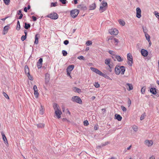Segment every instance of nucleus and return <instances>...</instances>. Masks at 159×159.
Wrapping results in <instances>:
<instances>
[{"mask_svg":"<svg viewBox=\"0 0 159 159\" xmlns=\"http://www.w3.org/2000/svg\"><path fill=\"white\" fill-rule=\"evenodd\" d=\"M20 22L19 20H17V26L16 27V29L17 30H19L20 29Z\"/></svg>","mask_w":159,"mask_h":159,"instance_id":"nucleus-27","label":"nucleus"},{"mask_svg":"<svg viewBox=\"0 0 159 159\" xmlns=\"http://www.w3.org/2000/svg\"><path fill=\"white\" fill-rule=\"evenodd\" d=\"M120 66L116 65L115 69V74L117 75H119L120 73Z\"/></svg>","mask_w":159,"mask_h":159,"instance_id":"nucleus-8","label":"nucleus"},{"mask_svg":"<svg viewBox=\"0 0 159 159\" xmlns=\"http://www.w3.org/2000/svg\"><path fill=\"white\" fill-rule=\"evenodd\" d=\"M155 15L156 17L159 19V13L157 12V13H155Z\"/></svg>","mask_w":159,"mask_h":159,"instance_id":"nucleus-63","label":"nucleus"},{"mask_svg":"<svg viewBox=\"0 0 159 159\" xmlns=\"http://www.w3.org/2000/svg\"><path fill=\"white\" fill-rule=\"evenodd\" d=\"M102 4L103 7H105L107 5V3L106 2H104V1L102 2Z\"/></svg>","mask_w":159,"mask_h":159,"instance_id":"nucleus-58","label":"nucleus"},{"mask_svg":"<svg viewBox=\"0 0 159 159\" xmlns=\"http://www.w3.org/2000/svg\"><path fill=\"white\" fill-rule=\"evenodd\" d=\"M126 85L128 86L129 88L128 89L129 90H131L133 89V87L132 84L127 83L126 84Z\"/></svg>","mask_w":159,"mask_h":159,"instance_id":"nucleus-25","label":"nucleus"},{"mask_svg":"<svg viewBox=\"0 0 159 159\" xmlns=\"http://www.w3.org/2000/svg\"><path fill=\"white\" fill-rule=\"evenodd\" d=\"M58 107L59 106H58V105L56 103H54V104H53V107L54 110H55V111H56V110H59V109L58 108Z\"/></svg>","mask_w":159,"mask_h":159,"instance_id":"nucleus-26","label":"nucleus"},{"mask_svg":"<svg viewBox=\"0 0 159 159\" xmlns=\"http://www.w3.org/2000/svg\"><path fill=\"white\" fill-rule=\"evenodd\" d=\"M109 33L113 35H117L118 33V31L116 29L110 30L109 31Z\"/></svg>","mask_w":159,"mask_h":159,"instance_id":"nucleus-5","label":"nucleus"},{"mask_svg":"<svg viewBox=\"0 0 159 159\" xmlns=\"http://www.w3.org/2000/svg\"><path fill=\"white\" fill-rule=\"evenodd\" d=\"M103 6H100V7L99 10L101 11V12H103L104 11L105 9H103Z\"/></svg>","mask_w":159,"mask_h":159,"instance_id":"nucleus-45","label":"nucleus"},{"mask_svg":"<svg viewBox=\"0 0 159 159\" xmlns=\"http://www.w3.org/2000/svg\"><path fill=\"white\" fill-rule=\"evenodd\" d=\"M142 28L143 30V31L144 33L145 34L147 33L148 32V30L147 28L146 27H144L143 26H142Z\"/></svg>","mask_w":159,"mask_h":159,"instance_id":"nucleus-36","label":"nucleus"},{"mask_svg":"<svg viewBox=\"0 0 159 159\" xmlns=\"http://www.w3.org/2000/svg\"><path fill=\"white\" fill-rule=\"evenodd\" d=\"M112 41L113 42H114L115 43H116L115 44L116 45H117L119 42L118 39L115 38H114L113 39V41Z\"/></svg>","mask_w":159,"mask_h":159,"instance_id":"nucleus-34","label":"nucleus"},{"mask_svg":"<svg viewBox=\"0 0 159 159\" xmlns=\"http://www.w3.org/2000/svg\"><path fill=\"white\" fill-rule=\"evenodd\" d=\"M97 74H98L99 75H101V76H102V75L103 74V73L102 72L98 70L97 71Z\"/></svg>","mask_w":159,"mask_h":159,"instance_id":"nucleus-44","label":"nucleus"},{"mask_svg":"<svg viewBox=\"0 0 159 159\" xmlns=\"http://www.w3.org/2000/svg\"><path fill=\"white\" fill-rule=\"evenodd\" d=\"M59 1L61 2L63 4H65L67 1L66 0H59Z\"/></svg>","mask_w":159,"mask_h":159,"instance_id":"nucleus-54","label":"nucleus"},{"mask_svg":"<svg viewBox=\"0 0 159 159\" xmlns=\"http://www.w3.org/2000/svg\"><path fill=\"white\" fill-rule=\"evenodd\" d=\"M115 58L118 61L120 62L123 61V59H122L121 57L119 55H117L115 56Z\"/></svg>","mask_w":159,"mask_h":159,"instance_id":"nucleus-23","label":"nucleus"},{"mask_svg":"<svg viewBox=\"0 0 159 159\" xmlns=\"http://www.w3.org/2000/svg\"><path fill=\"white\" fill-rule=\"evenodd\" d=\"M33 89H34V91H36V90H38L37 87L36 85H35L34 86Z\"/></svg>","mask_w":159,"mask_h":159,"instance_id":"nucleus-61","label":"nucleus"},{"mask_svg":"<svg viewBox=\"0 0 159 159\" xmlns=\"http://www.w3.org/2000/svg\"><path fill=\"white\" fill-rule=\"evenodd\" d=\"M39 34H37L35 37V41L34 42V43L35 44H38V39L39 38Z\"/></svg>","mask_w":159,"mask_h":159,"instance_id":"nucleus-16","label":"nucleus"},{"mask_svg":"<svg viewBox=\"0 0 159 159\" xmlns=\"http://www.w3.org/2000/svg\"><path fill=\"white\" fill-rule=\"evenodd\" d=\"M50 80V75L48 73L45 74V82L46 84H47L49 82Z\"/></svg>","mask_w":159,"mask_h":159,"instance_id":"nucleus-12","label":"nucleus"},{"mask_svg":"<svg viewBox=\"0 0 159 159\" xmlns=\"http://www.w3.org/2000/svg\"><path fill=\"white\" fill-rule=\"evenodd\" d=\"M102 76L110 80L111 79L110 78L109 76H107L106 74H103Z\"/></svg>","mask_w":159,"mask_h":159,"instance_id":"nucleus-46","label":"nucleus"},{"mask_svg":"<svg viewBox=\"0 0 159 159\" xmlns=\"http://www.w3.org/2000/svg\"><path fill=\"white\" fill-rule=\"evenodd\" d=\"M30 23H27L26 22L25 23L24 28L26 29H28L30 27Z\"/></svg>","mask_w":159,"mask_h":159,"instance_id":"nucleus-24","label":"nucleus"},{"mask_svg":"<svg viewBox=\"0 0 159 159\" xmlns=\"http://www.w3.org/2000/svg\"><path fill=\"white\" fill-rule=\"evenodd\" d=\"M71 100L74 102H76L80 104H82V101L81 98L78 96H74L71 98Z\"/></svg>","mask_w":159,"mask_h":159,"instance_id":"nucleus-1","label":"nucleus"},{"mask_svg":"<svg viewBox=\"0 0 159 159\" xmlns=\"http://www.w3.org/2000/svg\"><path fill=\"white\" fill-rule=\"evenodd\" d=\"M44 108L43 106L41 104L40 107L39 109V113L41 115H43L44 113Z\"/></svg>","mask_w":159,"mask_h":159,"instance_id":"nucleus-17","label":"nucleus"},{"mask_svg":"<svg viewBox=\"0 0 159 159\" xmlns=\"http://www.w3.org/2000/svg\"><path fill=\"white\" fill-rule=\"evenodd\" d=\"M108 52L109 54H110L111 55H115L114 54V52L113 51H112V50H109V51H108Z\"/></svg>","mask_w":159,"mask_h":159,"instance_id":"nucleus-57","label":"nucleus"},{"mask_svg":"<svg viewBox=\"0 0 159 159\" xmlns=\"http://www.w3.org/2000/svg\"><path fill=\"white\" fill-rule=\"evenodd\" d=\"M92 43V41L90 40H88L86 42V44L87 46H89L91 45Z\"/></svg>","mask_w":159,"mask_h":159,"instance_id":"nucleus-42","label":"nucleus"},{"mask_svg":"<svg viewBox=\"0 0 159 159\" xmlns=\"http://www.w3.org/2000/svg\"><path fill=\"white\" fill-rule=\"evenodd\" d=\"M2 135V139L5 143H8L7 141L6 137L5 134L4 133L2 132L1 133Z\"/></svg>","mask_w":159,"mask_h":159,"instance_id":"nucleus-21","label":"nucleus"},{"mask_svg":"<svg viewBox=\"0 0 159 159\" xmlns=\"http://www.w3.org/2000/svg\"><path fill=\"white\" fill-rule=\"evenodd\" d=\"M145 117V115L144 114H142V115L141 116L140 118V120H143L144 118Z\"/></svg>","mask_w":159,"mask_h":159,"instance_id":"nucleus-55","label":"nucleus"},{"mask_svg":"<svg viewBox=\"0 0 159 159\" xmlns=\"http://www.w3.org/2000/svg\"><path fill=\"white\" fill-rule=\"evenodd\" d=\"M34 94L36 98H38L39 95V93L38 91V90L34 91Z\"/></svg>","mask_w":159,"mask_h":159,"instance_id":"nucleus-41","label":"nucleus"},{"mask_svg":"<svg viewBox=\"0 0 159 159\" xmlns=\"http://www.w3.org/2000/svg\"><path fill=\"white\" fill-rule=\"evenodd\" d=\"M81 9L84 10H86L87 9V8L86 6H84L82 5Z\"/></svg>","mask_w":159,"mask_h":159,"instance_id":"nucleus-59","label":"nucleus"},{"mask_svg":"<svg viewBox=\"0 0 159 159\" xmlns=\"http://www.w3.org/2000/svg\"><path fill=\"white\" fill-rule=\"evenodd\" d=\"M89 122L88 120H85L84 121V125L85 126H87L89 125Z\"/></svg>","mask_w":159,"mask_h":159,"instance_id":"nucleus-49","label":"nucleus"},{"mask_svg":"<svg viewBox=\"0 0 159 159\" xmlns=\"http://www.w3.org/2000/svg\"><path fill=\"white\" fill-rule=\"evenodd\" d=\"M110 62V60L109 59H106L105 60V64L106 65H108L109 64Z\"/></svg>","mask_w":159,"mask_h":159,"instance_id":"nucleus-35","label":"nucleus"},{"mask_svg":"<svg viewBox=\"0 0 159 159\" xmlns=\"http://www.w3.org/2000/svg\"><path fill=\"white\" fill-rule=\"evenodd\" d=\"M133 130L135 131V132H136L138 130V127L137 126H134L133 127V128H132Z\"/></svg>","mask_w":159,"mask_h":159,"instance_id":"nucleus-48","label":"nucleus"},{"mask_svg":"<svg viewBox=\"0 0 159 159\" xmlns=\"http://www.w3.org/2000/svg\"><path fill=\"white\" fill-rule=\"evenodd\" d=\"M145 144L148 146H151L153 144V142L152 141H149V140H146L145 141Z\"/></svg>","mask_w":159,"mask_h":159,"instance_id":"nucleus-13","label":"nucleus"},{"mask_svg":"<svg viewBox=\"0 0 159 159\" xmlns=\"http://www.w3.org/2000/svg\"><path fill=\"white\" fill-rule=\"evenodd\" d=\"M26 37L27 36L25 35H22L21 37V40L22 41H24L26 39Z\"/></svg>","mask_w":159,"mask_h":159,"instance_id":"nucleus-53","label":"nucleus"},{"mask_svg":"<svg viewBox=\"0 0 159 159\" xmlns=\"http://www.w3.org/2000/svg\"><path fill=\"white\" fill-rule=\"evenodd\" d=\"M121 108L123 111H125L127 110L126 108L123 106H121Z\"/></svg>","mask_w":159,"mask_h":159,"instance_id":"nucleus-52","label":"nucleus"},{"mask_svg":"<svg viewBox=\"0 0 159 159\" xmlns=\"http://www.w3.org/2000/svg\"><path fill=\"white\" fill-rule=\"evenodd\" d=\"M77 58L80 60H85V58L82 56H80L78 57Z\"/></svg>","mask_w":159,"mask_h":159,"instance_id":"nucleus-47","label":"nucleus"},{"mask_svg":"<svg viewBox=\"0 0 159 159\" xmlns=\"http://www.w3.org/2000/svg\"><path fill=\"white\" fill-rule=\"evenodd\" d=\"M120 73L121 74V75L124 74L125 70V67L124 66H120Z\"/></svg>","mask_w":159,"mask_h":159,"instance_id":"nucleus-18","label":"nucleus"},{"mask_svg":"<svg viewBox=\"0 0 159 159\" xmlns=\"http://www.w3.org/2000/svg\"><path fill=\"white\" fill-rule=\"evenodd\" d=\"M141 53L142 55L144 57L147 56L148 55V51L144 49H142L141 50Z\"/></svg>","mask_w":159,"mask_h":159,"instance_id":"nucleus-7","label":"nucleus"},{"mask_svg":"<svg viewBox=\"0 0 159 159\" xmlns=\"http://www.w3.org/2000/svg\"><path fill=\"white\" fill-rule=\"evenodd\" d=\"M98 125H95L94 127V129L95 130H97L98 129Z\"/></svg>","mask_w":159,"mask_h":159,"instance_id":"nucleus-64","label":"nucleus"},{"mask_svg":"<svg viewBox=\"0 0 159 159\" xmlns=\"http://www.w3.org/2000/svg\"><path fill=\"white\" fill-rule=\"evenodd\" d=\"M145 35L147 40L148 41H149V40L150 41V37L149 35L147 33L145 34Z\"/></svg>","mask_w":159,"mask_h":159,"instance_id":"nucleus-32","label":"nucleus"},{"mask_svg":"<svg viewBox=\"0 0 159 159\" xmlns=\"http://www.w3.org/2000/svg\"><path fill=\"white\" fill-rule=\"evenodd\" d=\"M9 28V27L8 25L5 26L3 28V31L4 32L3 33V34H6Z\"/></svg>","mask_w":159,"mask_h":159,"instance_id":"nucleus-19","label":"nucleus"},{"mask_svg":"<svg viewBox=\"0 0 159 159\" xmlns=\"http://www.w3.org/2000/svg\"><path fill=\"white\" fill-rule=\"evenodd\" d=\"M96 7V5L95 3H93L92 5H90L89 6L90 9L89 10H94Z\"/></svg>","mask_w":159,"mask_h":159,"instance_id":"nucleus-22","label":"nucleus"},{"mask_svg":"<svg viewBox=\"0 0 159 159\" xmlns=\"http://www.w3.org/2000/svg\"><path fill=\"white\" fill-rule=\"evenodd\" d=\"M119 24L122 26H124L125 25V22L122 20H119Z\"/></svg>","mask_w":159,"mask_h":159,"instance_id":"nucleus-28","label":"nucleus"},{"mask_svg":"<svg viewBox=\"0 0 159 159\" xmlns=\"http://www.w3.org/2000/svg\"><path fill=\"white\" fill-rule=\"evenodd\" d=\"M131 103V101L130 99L129 98L128 101V104L129 105V106L130 105Z\"/></svg>","mask_w":159,"mask_h":159,"instance_id":"nucleus-62","label":"nucleus"},{"mask_svg":"<svg viewBox=\"0 0 159 159\" xmlns=\"http://www.w3.org/2000/svg\"><path fill=\"white\" fill-rule=\"evenodd\" d=\"M94 85L96 88H98L100 87V84L98 82H95Z\"/></svg>","mask_w":159,"mask_h":159,"instance_id":"nucleus-50","label":"nucleus"},{"mask_svg":"<svg viewBox=\"0 0 159 159\" xmlns=\"http://www.w3.org/2000/svg\"><path fill=\"white\" fill-rule=\"evenodd\" d=\"M108 143V142H105L104 143H102L100 145L98 146L97 147L98 148H100L104 146L107 145Z\"/></svg>","mask_w":159,"mask_h":159,"instance_id":"nucleus-29","label":"nucleus"},{"mask_svg":"<svg viewBox=\"0 0 159 159\" xmlns=\"http://www.w3.org/2000/svg\"><path fill=\"white\" fill-rule=\"evenodd\" d=\"M90 68L92 71L94 72H95V73L97 74L98 69L93 67H91Z\"/></svg>","mask_w":159,"mask_h":159,"instance_id":"nucleus-31","label":"nucleus"},{"mask_svg":"<svg viewBox=\"0 0 159 159\" xmlns=\"http://www.w3.org/2000/svg\"><path fill=\"white\" fill-rule=\"evenodd\" d=\"M43 59L40 58L37 62V67L38 69L41 68L42 65Z\"/></svg>","mask_w":159,"mask_h":159,"instance_id":"nucleus-10","label":"nucleus"},{"mask_svg":"<svg viewBox=\"0 0 159 159\" xmlns=\"http://www.w3.org/2000/svg\"><path fill=\"white\" fill-rule=\"evenodd\" d=\"M74 89H75V91L79 93L81 92V90L76 87H75Z\"/></svg>","mask_w":159,"mask_h":159,"instance_id":"nucleus-33","label":"nucleus"},{"mask_svg":"<svg viewBox=\"0 0 159 159\" xmlns=\"http://www.w3.org/2000/svg\"><path fill=\"white\" fill-rule=\"evenodd\" d=\"M136 16L138 18H140L141 16V10L140 8L137 7L136 8Z\"/></svg>","mask_w":159,"mask_h":159,"instance_id":"nucleus-6","label":"nucleus"},{"mask_svg":"<svg viewBox=\"0 0 159 159\" xmlns=\"http://www.w3.org/2000/svg\"><path fill=\"white\" fill-rule=\"evenodd\" d=\"M62 53L63 55L64 56H66L67 54V52L65 50H63L62 51Z\"/></svg>","mask_w":159,"mask_h":159,"instance_id":"nucleus-40","label":"nucleus"},{"mask_svg":"<svg viewBox=\"0 0 159 159\" xmlns=\"http://www.w3.org/2000/svg\"><path fill=\"white\" fill-rule=\"evenodd\" d=\"M46 17L52 19L56 20L58 18V15L57 13L54 12L47 15Z\"/></svg>","mask_w":159,"mask_h":159,"instance_id":"nucleus-2","label":"nucleus"},{"mask_svg":"<svg viewBox=\"0 0 159 159\" xmlns=\"http://www.w3.org/2000/svg\"><path fill=\"white\" fill-rule=\"evenodd\" d=\"M74 66L73 65H69L66 69V72H71L74 68Z\"/></svg>","mask_w":159,"mask_h":159,"instance_id":"nucleus-14","label":"nucleus"},{"mask_svg":"<svg viewBox=\"0 0 159 159\" xmlns=\"http://www.w3.org/2000/svg\"><path fill=\"white\" fill-rule=\"evenodd\" d=\"M45 125L42 123H39L37 125V126L38 128H41L43 127Z\"/></svg>","mask_w":159,"mask_h":159,"instance_id":"nucleus-30","label":"nucleus"},{"mask_svg":"<svg viewBox=\"0 0 159 159\" xmlns=\"http://www.w3.org/2000/svg\"><path fill=\"white\" fill-rule=\"evenodd\" d=\"M57 2H52V3H51V7H55L56 6H57Z\"/></svg>","mask_w":159,"mask_h":159,"instance_id":"nucleus-39","label":"nucleus"},{"mask_svg":"<svg viewBox=\"0 0 159 159\" xmlns=\"http://www.w3.org/2000/svg\"><path fill=\"white\" fill-rule=\"evenodd\" d=\"M27 75L29 80H33V77L32 76H31L30 74V75Z\"/></svg>","mask_w":159,"mask_h":159,"instance_id":"nucleus-51","label":"nucleus"},{"mask_svg":"<svg viewBox=\"0 0 159 159\" xmlns=\"http://www.w3.org/2000/svg\"><path fill=\"white\" fill-rule=\"evenodd\" d=\"M115 117L116 119H117L118 121L121 120L122 117L119 114H116L115 115Z\"/></svg>","mask_w":159,"mask_h":159,"instance_id":"nucleus-20","label":"nucleus"},{"mask_svg":"<svg viewBox=\"0 0 159 159\" xmlns=\"http://www.w3.org/2000/svg\"><path fill=\"white\" fill-rule=\"evenodd\" d=\"M146 87L145 86L142 87L141 89V92L142 94H144L145 92Z\"/></svg>","mask_w":159,"mask_h":159,"instance_id":"nucleus-38","label":"nucleus"},{"mask_svg":"<svg viewBox=\"0 0 159 159\" xmlns=\"http://www.w3.org/2000/svg\"><path fill=\"white\" fill-rule=\"evenodd\" d=\"M3 94L5 98H6L7 99H9V97L7 95V94L4 92H3Z\"/></svg>","mask_w":159,"mask_h":159,"instance_id":"nucleus-43","label":"nucleus"},{"mask_svg":"<svg viewBox=\"0 0 159 159\" xmlns=\"http://www.w3.org/2000/svg\"><path fill=\"white\" fill-rule=\"evenodd\" d=\"M25 74L27 75H30L29 69L28 66L27 65H25Z\"/></svg>","mask_w":159,"mask_h":159,"instance_id":"nucleus-15","label":"nucleus"},{"mask_svg":"<svg viewBox=\"0 0 159 159\" xmlns=\"http://www.w3.org/2000/svg\"><path fill=\"white\" fill-rule=\"evenodd\" d=\"M79 12V11L78 9H75L72 10L70 11V15L73 18H75L77 16Z\"/></svg>","mask_w":159,"mask_h":159,"instance_id":"nucleus-4","label":"nucleus"},{"mask_svg":"<svg viewBox=\"0 0 159 159\" xmlns=\"http://www.w3.org/2000/svg\"><path fill=\"white\" fill-rule=\"evenodd\" d=\"M157 89L156 88L154 87H152L150 89V92L152 94L155 95L157 93Z\"/></svg>","mask_w":159,"mask_h":159,"instance_id":"nucleus-11","label":"nucleus"},{"mask_svg":"<svg viewBox=\"0 0 159 159\" xmlns=\"http://www.w3.org/2000/svg\"><path fill=\"white\" fill-rule=\"evenodd\" d=\"M3 2L6 5H8L10 2V0H3Z\"/></svg>","mask_w":159,"mask_h":159,"instance_id":"nucleus-37","label":"nucleus"},{"mask_svg":"<svg viewBox=\"0 0 159 159\" xmlns=\"http://www.w3.org/2000/svg\"><path fill=\"white\" fill-rule=\"evenodd\" d=\"M32 18L33 20L34 21H36L37 19V18L34 16H33Z\"/></svg>","mask_w":159,"mask_h":159,"instance_id":"nucleus-60","label":"nucleus"},{"mask_svg":"<svg viewBox=\"0 0 159 159\" xmlns=\"http://www.w3.org/2000/svg\"><path fill=\"white\" fill-rule=\"evenodd\" d=\"M69 43V41L68 40H66L64 41L63 43L65 45H67Z\"/></svg>","mask_w":159,"mask_h":159,"instance_id":"nucleus-56","label":"nucleus"},{"mask_svg":"<svg viewBox=\"0 0 159 159\" xmlns=\"http://www.w3.org/2000/svg\"><path fill=\"white\" fill-rule=\"evenodd\" d=\"M55 114L57 117L58 118H61V115L62 114V112L60 110H56L55 111Z\"/></svg>","mask_w":159,"mask_h":159,"instance_id":"nucleus-9","label":"nucleus"},{"mask_svg":"<svg viewBox=\"0 0 159 159\" xmlns=\"http://www.w3.org/2000/svg\"><path fill=\"white\" fill-rule=\"evenodd\" d=\"M127 57L128 62V64L130 66H131L133 63V58L132 55L129 53L127 54Z\"/></svg>","mask_w":159,"mask_h":159,"instance_id":"nucleus-3","label":"nucleus"}]
</instances>
